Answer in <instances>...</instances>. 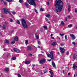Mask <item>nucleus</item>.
Returning a JSON list of instances; mask_svg holds the SVG:
<instances>
[{
  "mask_svg": "<svg viewBox=\"0 0 77 77\" xmlns=\"http://www.w3.org/2000/svg\"><path fill=\"white\" fill-rule=\"evenodd\" d=\"M4 51H6V48L4 49Z\"/></svg>",
  "mask_w": 77,
  "mask_h": 77,
  "instance_id": "nucleus-59",
  "label": "nucleus"
},
{
  "mask_svg": "<svg viewBox=\"0 0 77 77\" xmlns=\"http://www.w3.org/2000/svg\"><path fill=\"white\" fill-rule=\"evenodd\" d=\"M68 75H70V73H68Z\"/></svg>",
  "mask_w": 77,
  "mask_h": 77,
  "instance_id": "nucleus-60",
  "label": "nucleus"
},
{
  "mask_svg": "<svg viewBox=\"0 0 77 77\" xmlns=\"http://www.w3.org/2000/svg\"><path fill=\"white\" fill-rule=\"evenodd\" d=\"M52 65L53 67H56V64H55L54 62H52Z\"/></svg>",
  "mask_w": 77,
  "mask_h": 77,
  "instance_id": "nucleus-15",
  "label": "nucleus"
},
{
  "mask_svg": "<svg viewBox=\"0 0 77 77\" xmlns=\"http://www.w3.org/2000/svg\"><path fill=\"white\" fill-rule=\"evenodd\" d=\"M72 26L71 24L69 25L68 26L69 27H72Z\"/></svg>",
  "mask_w": 77,
  "mask_h": 77,
  "instance_id": "nucleus-30",
  "label": "nucleus"
},
{
  "mask_svg": "<svg viewBox=\"0 0 77 77\" xmlns=\"http://www.w3.org/2000/svg\"><path fill=\"white\" fill-rule=\"evenodd\" d=\"M38 0H31V1H32V2H34V5H33V6H36V3H35V1H37Z\"/></svg>",
  "mask_w": 77,
  "mask_h": 77,
  "instance_id": "nucleus-10",
  "label": "nucleus"
},
{
  "mask_svg": "<svg viewBox=\"0 0 77 77\" xmlns=\"http://www.w3.org/2000/svg\"><path fill=\"white\" fill-rule=\"evenodd\" d=\"M61 24L63 26H65V24H64V23H63V21H61Z\"/></svg>",
  "mask_w": 77,
  "mask_h": 77,
  "instance_id": "nucleus-23",
  "label": "nucleus"
},
{
  "mask_svg": "<svg viewBox=\"0 0 77 77\" xmlns=\"http://www.w3.org/2000/svg\"><path fill=\"white\" fill-rule=\"evenodd\" d=\"M38 44H41V42L39 41H38Z\"/></svg>",
  "mask_w": 77,
  "mask_h": 77,
  "instance_id": "nucleus-42",
  "label": "nucleus"
},
{
  "mask_svg": "<svg viewBox=\"0 0 77 77\" xmlns=\"http://www.w3.org/2000/svg\"><path fill=\"white\" fill-rule=\"evenodd\" d=\"M44 73L45 74H47V73H48V70L46 69H45L44 71Z\"/></svg>",
  "mask_w": 77,
  "mask_h": 77,
  "instance_id": "nucleus-19",
  "label": "nucleus"
},
{
  "mask_svg": "<svg viewBox=\"0 0 77 77\" xmlns=\"http://www.w3.org/2000/svg\"><path fill=\"white\" fill-rule=\"evenodd\" d=\"M77 66L75 65H74L73 66V69H75V68H77Z\"/></svg>",
  "mask_w": 77,
  "mask_h": 77,
  "instance_id": "nucleus-17",
  "label": "nucleus"
},
{
  "mask_svg": "<svg viewBox=\"0 0 77 77\" xmlns=\"http://www.w3.org/2000/svg\"><path fill=\"white\" fill-rule=\"evenodd\" d=\"M12 14H14V15H15V14H16V13L15 12H12Z\"/></svg>",
  "mask_w": 77,
  "mask_h": 77,
  "instance_id": "nucleus-37",
  "label": "nucleus"
},
{
  "mask_svg": "<svg viewBox=\"0 0 77 77\" xmlns=\"http://www.w3.org/2000/svg\"><path fill=\"white\" fill-rule=\"evenodd\" d=\"M72 44H73V45H75V42H72Z\"/></svg>",
  "mask_w": 77,
  "mask_h": 77,
  "instance_id": "nucleus-48",
  "label": "nucleus"
},
{
  "mask_svg": "<svg viewBox=\"0 0 77 77\" xmlns=\"http://www.w3.org/2000/svg\"><path fill=\"white\" fill-rule=\"evenodd\" d=\"M57 54H60L59 53V52H57Z\"/></svg>",
  "mask_w": 77,
  "mask_h": 77,
  "instance_id": "nucleus-62",
  "label": "nucleus"
},
{
  "mask_svg": "<svg viewBox=\"0 0 77 77\" xmlns=\"http://www.w3.org/2000/svg\"><path fill=\"white\" fill-rule=\"evenodd\" d=\"M24 47H21V48H23Z\"/></svg>",
  "mask_w": 77,
  "mask_h": 77,
  "instance_id": "nucleus-61",
  "label": "nucleus"
},
{
  "mask_svg": "<svg viewBox=\"0 0 77 77\" xmlns=\"http://www.w3.org/2000/svg\"><path fill=\"white\" fill-rule=\"evenodd\" d=\"M36 38L37 39H39V36H38V35H36Z\"/></svg>",
  "mask_w": 77,
  "mask_h": 77,
  "instance_id": "nucleus-38",
  "label": "nucleus"
},
{
  "mask_svg": "<svg viewBox=\"0 0 77 77\" xmlns=\"http://www.w3.org/2000/svg\"><path fill=\"white\" fill-rule=\"evenodd\" d=\"M40 11L41 12H43V11H44V10L42 8H41L40 9Z\"/></svg>",
  "mask_w": 77,
  "mask_h": 77,
  "instance_id": "nucleus-28",
  "label": "nucleus"
},
{
  "mask_svg": "<svg viewBox=\"0 0 77 77\" xmlns=\"http://www.w3.org/2000/svg\"><path fill=\"white\" fill-rule=\"evenodd\" d=\"M45 20L47 22H48V19L47 18H45Z\"/></svg>",
  "mask_w": 77,
  "mask_h": 77,
  "instance_id": "nucleus-40",
  "label": "nucleus"
},
{
  "mask_svg": "<svg viewBox=\"0 0 77 77\" xmlns=\"http://www.w3.org/2000/svg\"><path fill=\"white\" fill-rule=\"evenodd\" d=\"M10 21H11V22H12V21H13V20H12V19H11L10 20Z\"/></svg>",
  "mask_w": 77,
  "mask_h": 77,
  "instance_id": "nucleus-52",
  "label": "nucleus"
},
{
  "mask_svg": "<svg viewBox=\"0 0 77 77\" xmlns=\"http://www.w3.org/2000/svg\"><path fill=\"white\" fill-rule=\"evenodd\" d=\"M48 57H50L51 59H54V57H53V52L51 51L50 52V54H48L47 55Z\"/></svg>",
  "mask_w": 77,
  "mask_h": 77,
  "instance_id": "nucleus-3",
  "label": "nucleus"
},
{
  "mask_svg": "<svg viewBox=\"0 0 77 77\" xmlns=\"http://www.w3.org/2000/svg\"><path fill=\"white\" fill-rule=\"evenodd\" d=\"M25 44L26 45H27V44H28V40H26L25 41Z\"/></svg>",
  "mask_w": 77,
  "mask_h": 77,
  "instance_id": "nucleus-26",
  "label": "nucleus"
},
{
  "mask_svg": "<svg viewBox=\"0 0 77 77\" xmlns=\"http://www.w3.org/2000/svg\"><path fill=\"white\" fill-rule=\"evenodd\" d=\"M32 54H29V56H32Z\"/></svg>",
  "mask_w": 77,
  "mask_h": 77,
  "instance_id": "nucleus-57",
  "label": "nucleus"
},
{
  "mask_svg": "<svg viewBox=\"0 0 77 77\" xmlns=\"http://www.w3.org/2000/svg\"><path fill=\"white\" fill-rule=\"evenodd\" d=\"M63 2L61 1L60 0H56L55 2V10L58 12H60L62 9L63 7Z\"/></svg>",
  "mask_w": 77,
  "mask_h": 77,
  "instance_id": "nucleus-1",
  "label": "nucleus"
},
{
  "mask_svg": "<svg viewBox=\"0 0 77 77\" xmlns=\"http://www.w3.org/2000/svg\"><path fill=\"white\" fill-rule=\"evenodd\" d=\"M30 63V61H26L25 62L26 64H29Z\"/></svg>",
  "mask_w": 77,
  "mask_h": 77,
  "instance_id": "nucleus-14",
  "label": "nucleus"
},
{
  "mask_svg": "<svg viewBox=\"0 0 77 77\" xmlns=\"http://www.w3.org/2000/svg\"><path fill=\"white\" fill-rule=\"evenodd\" d=\"M27 48H28V50L30 51L32 50V48L31 46H27Z\"/></svg>",
  "mask_w": 77,
  "mask_h": 77,
  "instance_id": "nucleus-11",
  "label": "nucleus"
},
{
  "mask_svg": "<svg viewBox=\"0 0 77 77\" xmlns=\"http://www.w3.org/2000/svg\"><path fill=\"white\" fill-rule=\"evenodd\" d=\"M70 36H72V37H74V35H73V34H70Z\"/></svg>",
  "mask_w": 77,
  "mask_h": 77,
  "instance_id": "nucleus-41",
  "label": "nucleus"
},
{
  "mask_svg": "<svg viewBox=\"0 0 77 77\" xmlns=\"http://www.w3.org/2000/svg\"><path fill=\"white\" fill-rule=\"evenodd\" d=\"M25 5H26V6H28V5H29L27 4V2H26Z\"/></svg>",
  "mask_w": 77,
  "mask_h": 77,
  "instance_id": "nucleus-39",
  "label": "nucleus"
},
{
  "mask_svg": "<svg viewBox=\"0 0 77 77\" xmlns=\"http://www.w3.org/2000/svg\"><path fill=\"white\" fill-rule=\"evenodd\" d=\"M19 2L20 3H22L23 2V0H19Z\"/></svg>",
  "mask_w": 77,
  "mask_h": 77,
  "instance_id": "nucleus-36",
  "label": "nucleus"
},
{
  "mask_svg": "<svg viewBox=\"0 0 77 77\" xmlns=\"http://www.w3.org/2000/svg\"><path fill=\"white\" fill-rule=\"evenodd\" d=\"M49 4H50V3L49 2H47V5H49Z\"/></svg>",
  "mask_w": 77,
  "mask_h": 77,
  "instance_id": "nucleus-51",
  "label": "nucleus"
},
{
  "mask_svg": "<svg viewBox=\"0 0 77 77\" xmlns=\"http://www.w3.org/2000/svg\"><path fill=\"white\" fill-rule=\"evenodd\" d=\"M5 70L6 71H9V69L8 68H5Z\"/></svg>",
  "mask_w": 77,
  "mask_h": 77,
  "instance_id": "nucleus-25",
  "label": "nucleus"
},
{
  "mask_svg": "<svg viewBox=\"0 0 77 77\" xmlns=\"http://www.w3.org/2000/svg\"><path fill=\"white\" fill-rule=\"evenodd\" d=\"M27 1L30 5H35V2L33 1H31V0H27Z\"/></svg>",
  "mask_w": 77,
  "mask_h": 77,
  "instance_id": "nucleus-5",
  "label": "nucleus"
},
{
  "mask_svg": "<svg viewBox=\"0 0 77 77\" xmlns=\"http://www.w3.org/2000/svg\"><path fill=\"white\" fill-rule=\"evenodd\" d=\"M61 46H63V44H61Z\"/></svg>",
  "mask_w": 77,
  "mask_h": 77,
  "instance_id": "nucleus-63",
  "label": "nucleus"
},
{
  "mask_svg": "<svg viewBox=\"0 0 77 77\" xmlns=\"http://www.w3.org/2000/svg\"><path fill=\"white\" fill-rule=\"evenodd\" d=\"M15 41H12L11 42V44L12 45L13 44H15Z\"/></svg>",
  "mask_w": 77,
  "mask_h": 77,
  "instance_id": "nucleus-24",
  "label": "nucleus"
},
{
  "mask_svg": "<svg viewBox=\"0 0 77 77\" xmlns=\"http://www.w3.org/2000/svg\"><path fill=\"white\" fill-rule=\"evenodd\" d=\"M17 24H20V21L19 20H17Z\"/></svg>",
  "mask_w": 77,
  "mask_h": 77,
  "instance_id": "nucleus-29",
  "label": "nucleus"
},
{
  "mask_svg": "<svg viewBox=\"0 0 77 77\" xmlns=\"http://www.w3.org/2000/svg\"><path fill=\"white\" fill-rule=\"evenodd\" d=\"M22 24L23 26L24 29H27L28 27L27 25L26 24V22L24 19H22L21 20Z\"/></svg>",
  "mask_w": 77,
  "mask_h": 77,
  "instance_id": "nucleus-2",
  "label": "nucleus"
},
{
  "mask_svg": "<svg viewBox=\"0 0 77 77\" xmlns=\"http://www.w3.org/2000/svg\"><path fill=\"white\" fill-rule=\"evenodd\" d=\"M68 20V19H67V17H66L65 18V20L66 21H67V20Z\"/></svg>",
  "mask_w": 77,
  "mask_h": 77,
  "instance_id": "nucleus-49",
  "label": "nucleus"
},
{
  "mask_svg": "<svg viewBox=\"0 0 77 77\" xmlns=\"http://www.w3.org/2000/svg\"><path fill=\"white\" fill-rule=\"evenodd\" d=\"M17 75L18 77H21V75L19 74H17Z\"/></svg>",
  "mask_w": 77,
  "mask_h": 77,
  "instance_id": "nucleus-31",
  "label": "nucleus"
},
{
  "mask_svg": "<svg viewBox=\"0 0 77 77\" xmlns=\"http://www.w3.org/2000/svg\"><path fill=\"white\" fill-rule=\"evenodd\" d=\"M63 74H65V71L64 70L63 71Z\"/></svg>",
  "mask_w": 77,
  "mask_h": 77,
  "instance_id": "nucleus-53",
  "label": "nucleus"
},
{
  "mask_svg": "<svg viewBox=\"0 0 77 77\" xmlns=\"http://www.w3.org/2000/svg\"><path fill=\"white\" fill-rule=\"evenodd\" d=\"M47 60L48 61V62H50L51 60Z\"/></svg>",
  "mask_w": 77,
  "mask_h": 77,
  "instance_id": "nucleus-50",
  "label": "nucleus"
},
{
  "mask_svg": "<svg viewBox=\"0 0 77 77\" xmlns=\"http://www.w3.org/2000/svg\"><path fill=\"white\" fill-rule=\"evenodd\" d=\"M15 59H16L15 57H14L12 58V59L13 60H15Z\"/></svg>",
  "mask_w": 77,
  "mask_h": 77,
  "instance_id": "nucleus-32",
  "label": "nucleus"
},
{
  "mask_svg": "<svg viewBox=\"0 0 77 77\" xmlns=\"http://www.w3.org/2000/svg\"><path fill=\"white\" fill-rule=\"evenodd\" d=\"M45 16V17H47V18H50V17H51L50 15V14H48L46 15Z\"/></svg>",
  "mask_w": 77,
  "mask_h": 77,
  "instance_id": "nucleus-13",
  "label": "nucleus"
},
{
  "mask_svg": "<svg viewBox=\"0 0 77 77\" xmlns=\"http://www.w3.org/2000/svg\"><path fill=\"white\" fill-rule=\"evenodd\" d=\"M73 57L74 59H75L76 57H77V55L74 54L73 56Z\"/></svg>",
  "mask_w": 77,
  "mask_h": 77,
  "instance_id": "nucleus-22",
  "label": "nucleus"
},
{
  "mask_svg": "<svg viewBox=\"0 0 77 77\" xmlns=\"http://www.w3.org/2000/svg\"><path fill=\"white\" fill-rule=\"evenodd\" d=\"M43 27L44 29H47V27L46 26H44Z\"/></svg>",
  "mask_w": 77,
  "mask_h": 77,
  "instance_id": "nucleus-27",
  "label": "nucleus"
},
{
  "mask_svg": "<svg viewBox=\"0 0 77 77\" xmlns=\"http://www.w3.org/2000/svg\"><path fill=\"white\" fill-rule=\"evenodd\" d=\"M14 41H18V37L16 36L14 38Z\"/></svg>",
  "mask_w": 77,
  "mask_h": 77,
  "instance_id": "nucleus-16",
  "label": "nucleus"
},
{
  "mask_svg": "<svg viewBox=\"0 0 77 77\" xmlns=\"http://www.w3.org/2000/svg\"><path fill=\"white\" fill-rule=\"evenodd\" d=\"M4 13H5V14H8V13H9V11L7 8H4Z\"/></svg>",
  "mask_w": 77,
  "mask_h": 77,
  "instance_id": "nucleus-6",
  "label": "nucleus"
},
{
  "mask_svg": "<svg viewBox=\"0 0 77 77\" xmlns=\"http://www.w3.org/2000/svg\"><path fill=\"white\" fill-rule=\"evenodd\" d=\"M2 28L3 29H5V28H6V26L5 25H3V26H2Z\"/></svg>",
  "mask_w": 77,
  "mask_h": 77,
  "instance_id": "nucleus-34",
  "label": "nucleus"
},
{
  "mask_svg": "<svg viewBox=\"0 0 77 77\" xmlns=\"http://www.w3.org/2000/svg\"><path fill=\"white\" fill-rule=\"evenodd\" d=\"M51 39H54V38L52 37H51Z\"/></svg>",
  "mask_w": 77,
  "mask_h": 77,
  "instance_id": "nucleus-56",
  "label": "nucleus"
},
{
  "mask_svg": "<svg viewBox=\"0 0 77 77\" xmlns=\"http://www.w3.org/2000/svg\"><path fill=\"white\" fill-rule=\"evenodd\" d=\"M67 36H66V35L65 36V39H67Z\"/></svg>",
  "mask_w": 77,
  "mask_h": 77,
  "instance_id": "nucleus-45",
  "label": "nucleus"
},
{
  "mask_svg": "<svg viewBox=\"0 0 77 77\" xmlns=\"http://www.w3.org/2000/svg\"><path fill=\"white\" fill-rule=\"evenodd\" d=\"M68 11L69 12H70V11H71V6L69 5L68 6Z\"/></svg>",
  "mask_w": 77,
  "mask_h": 77,
  "instance_id": "nucleus-18",
  "label": "nucleus"
},
{
  "mask_svg": "<svg viewBox=\"0 0 77 77\" xmlns=\"http://www.w3.org/2000/svg\"><path fill=\"white\" fill-rule=\"evenodd\" d=\"M68 54H69V52L67 51L66 52V54H67V55H68Z\"/></svg>",
  "mask_w": 77,
  "mask_h": 77,
  "instance_id": "nucleus-44",
  "label": "nucleus"
},
{
  "mask_svg": "<svg viewBox=\"0 0 77 77\" xmlns=\"http://www.w3.org/2000/svg\"><path fill=\"white\" fill-rule=\"evenodd\" d=\"M38 48H40V47L39 46H38Z\"/></svg>",
  "mask_w": 77,
  "mask_h": 77,
  "instance_id": "nucleus-64",
  "label": "nucleus"
},
{
  "mask_svg": "<svg viewBox=\"0 0 77 77\" xmlns=\"http://www.w3.org/2000/svg\"><path fill=\"white\" fill-rule=\"evenodd\" d=\"M60 49L61 50V52L63 54V53H64V52H65V49L62 48H60Z\"/></svg>",
  "mask_w": 77,
  "mask_h": 77,
  "instance_id": "nucleus-7",
  "label": "nucleus"
},
{
  "mask_svg": "<svg viewBox=\"0 0 77 77\" xmlns=\"http://www.w3.org/2000/svg\"><path fill=\"white\" fill-rule=\"evenodd\" d=\"M60 35L61 36H63V35H64V34H61V33H60Z\"/></svg>",
  "mask_w": 77,
  "mask_h": 77,
  "instance_id": "nucleus-33",
  "label": "nucleus"
},
{
  "mask_svg": "<svg viewBox=\"0 0 77 77\" xmlns=\"http://www.w3.org/2000/svg\"><path fill=\"white\" fill-rule=\"evenodd\" d=\"M75 12H76V13H77V9H75Z\"/></svg>",
  "mask_w": 77,
  "mask_h": 77,
  "instance_id": "nucleus-47",
  "label": "nucleus"
},
{
  "mask_svg": "<svg viewBox=\"0 0 77 77\" xmlns=\"http://www.w3.org/2000/svg\"><path fill=\"white\" fill-rule=\"evenodd\" d=\"M68 18H69V19H70L71 18V17H70V16H68Z\"/></svg>",
  "mask_w": 77,
  "mask_h": 77,
  "instance_id": "nucleus-46",
  "label": "nucleus"
},
{
  "mask_svg": "<svg viewBox=\"0 0 77 77\" xmlns=\"http://www.w3.org/2000/svg\"><path fill=\"white\" fill-rule=\"evenodd\" d=\"M13 50L14 51L16 52V53H19V52H20V51L17 48H14Z\"/></svg>",
  "mask_w": 77,
  "mask_h": 77,
  "instance_id": "nucleus-8",
  "label": "nucleus"
},
{
  "mask_svg": "<svg viewBox=\"0 0 77 77\" xmlns=\"http://www.w3.org/2000/svg\"><path fill=\"white\" fill-rule=\"evenodd\" d=\"M4 5H6V2H4Z\"/></svg>",
  "mask_w": 77,
  "mask_h": 77,
  "instance_id": "nucleus-54",
  "label": "nucleus"
},
{
  "mask_svg": "<svg viewBox=\"0 0 77 77\" xmlns=\"http://www.w3.org/2000/svg\"><path fill=\"white\" fill-rule=\"evenodd\" d=\"M46 60L45 59H43L41 60L40 61V64H44L45 63Z\"/></svg>",
  "mask_w": 77,
  "mask_h": 77,
  "instance_id": "nucleus-4",
  "label": "nucleus"
},
{
  "mask_svg": "<svg viewBox=\"0 0 77 77\" xmlns=\"http://www.w3.org/2000/svg\"><path fill=\"white\" fill-rule=\"evenodd\" d=\"M14 0H6V1H7L8 2L10 3V2H12V1H14Z\"/></svg>",
  "mask_w": 77,
  "mask_h": 77,
  "instance_id": "nucleus-21",
  "label": "nucleus"
},
{
  "mask_svg": "<svg viewBox=\"0 0 77 77\" xmlns=\"http://www.w3.org/2000/svg\"><path fill=\"white\" fill-rule=\"evenodd\" d=\"M32 66L34 67V66H35V64H32Z\"/></svg>",
  "mask_w": 77,
  "mask_h": 77,
  "instance_id": "nucleus-58",
  "label": "nucleus"
},
{
  "mask_svg": "<svg viewBox=\"0 0 77 77\" xmlns=\"http://www.w3.org/2000/svg\"><path fill=\"white\" fill-rule=\"evenodd\" d=\"M51 45L53 46L56 45H57V43L56 42H54L51 44Z\"/></svg>",
  "mask_w": 77,
  "mask_h": 77,
  "instance_id": "nucleus-9",
  "label": "nucleus"
},
{
  "mask_svg": "<svg viewBox=\"0 0 77 77\" xmlns=\"http://www.w3.org/2000/svg\"><path fill=\"white\" fill-rule=\"evenodd\" d=\"M51 37H53V34H51Z\"/></svg>",
  "mask_w": 77,
  "mask_h": 77,
  "instance_id": "nucleus-55",
  "label": "nucleus"
},
{
  "mask_svg": "<svg viewBox=\"0 0 77 77\" xmlns=\"http://www.w3.org/2000/svg\"><path fill=\"white\" fill-rule=\"evenodd\" d=\"M5 42L6 43V44H9V40H6L5 41Z\"/></svg>",
  "mask_w": 77,
  "mask_h": 77,
  "instance_id": "nucleus-12",
  "label": "nucleus"
},
{
  "mask_svg": "<svg viewBox=\"0 0 77 77\" xmlns=\"http://www.w3.org/2000/svg\"><path fill=\"white\" fill-rule=\"evenodd\" d=\"M34 10L35 11V12L36 13H38V12L37 11V10L36 9H34Z\"/></svg>",
  "mask_w": 77,
  "mask_h": 77,
  "instance_id": "nucleus-35",
  "label": "nucleus"
},
{
  "mask_svg": "<svg viewBox=\"0 0 77 77\" xmlns=\"http://www.w3.org/2000/svg\"><path fill=\"white\" fill-rule=\"evenodd\" d=\"M75 37H74V36L72 38V39H75Z\"/></svg>",
  "mask_w": 77,
  "mask_h": 77,
  "instance_id": "nucleus-43",
  "label": "nucleus"
},
{
  "mask_svg": "<svg viewBox=\"0 0 77 77\" xmlns=\"http://www.w3.org/2000/svg\"><path fill=\"white\" fill-rule=\"evenodd\" d=\"M49 72L50 73L51 75H53V72H52V70L50 71Z\"/></svg>",
  "mask_w": 77,
  "mask_h": 77,
  "instance_id": "nucleus-20",
  "label": "nucleus"
}]
</instances>
